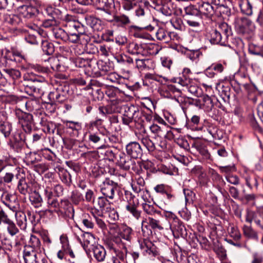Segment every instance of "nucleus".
Here are the masks:
<instances>
[{"label": "nucleus", "instance_id": "5", "mask_svg": "<svg viewBox=\"0 0 263 263\" xmlns=\"http://www.w3.org/2000/svg\"><path fill=\"white\" fill-rule=\"evenodd\" d=\"M118 187V183L108 178H106L100 184V190L106 198L113 199L115 195V191Z\"/></svg>", "mask_w": 263, "mask_h": 263}, {"label": "nucleus", "instance_id": "25", "mask_svg": "<svg viewBox=\"0 0 263 263\" xmlns=\"http://www.w3.org/2000/svg\"><path fill=\"white\" fill-rule=\"evenodd\" d=\"M95 5L96 9L101 11L115 9L114 0H96Z\"/></svg>", "mask_w": 263, "mask_h": 263}, {"label": "nucleus", "instance_id": "54", "mask_svg": "<svg viewBox=\"0 0 263 263\" xmlns=\"http://www.w3.org/2000/svg\"><path fill=\"white\" fill-rule=\"evenodd\" d=\"M175 82L183 87H188L191 84V79L189 76L182 74V76L176 79Z\"/></svg>", "mask_w": 263, "mask_h": 263}, {"label": "nucleus", "instance_id": "19", "mask_svg": "<svg viewBox=\"0 0 263 263\" xmlns=\"http://www.w3.org/2000/svg\"><path fill=\"white\" fill-rule=\"evenodd\" d=\"M148 226L151 227L153 229H158L161 230L163 228L160 225V221L155 219L152 217H148L147 218H144L141 222V229L142 232L144 233L146 230L149 231L151 233V230H148Z\"/></svg>", "mask_w": 263, "mask_h": 263}, {"label": "nucleus", "instance_id": "64", "mask_svg": "<svg viewBox=\"0 0 263 263\" xmlns=\"http://www.w3.org/2000/svg\"><path fill=\"white\" fill-rule=\"evenodd\" d=\"M254 221L258 227L263 230V211L257 212L254 217Z\"/></svg>", "mask_w": 263, "mask_h": 263}, {"label": "nucleus", "instance_id": "23", "mask_svg": "<svg viewBox=\"0 0 263 263\" xmlns=\"http://www.w3.org/2000/svg\"><path fill=\"white\" fill-rule=\"evenodd\" d=\"M207 38L212 44H220L226 45V44H223L222 35L220 31L217 29H212L207 34Z\"/></svg>", "mask_w": 263, "mask_h": 263}, {"label": "nucleus", "instance_id": "38", "mask_svg": "<svg viewBox=\"0 0 263 263\" xmlns=\"http://www.w3.org/2000/svg\"><path fill=\"white\" fill-rule=\"evenodd\" d=\"M242 231L243 235L248 238L258 239L257 233L251 226L244 225L242 227Z\"/></svg>", "mask_w": 263, "mask_h": 263}, {"label": "nucleus", "instance_id": "20", "mask_svg": "<svg viewBox=\"0 0 263 263\" xmlns=\"http://www.w3.org/2000/svg\"><path fill=\"white\" fill-rule=\"evenodd\" d=\"M140 141L143 145L146 148L149 153H152L154 152L155 150H157L158 151H162L165 150V149H161V147H159L158 145V143L159 142L154 141H153L151 140L149 137L147 135L142 136L140 138Z\"/></svg>", "mask_w": 263, "mask_h": 263}, {"label": "nucleus", "instance_id": "24", "mask_svg": "<svg viewBox=\"0 0 263 263\" xmlns=\"http://www.w3.org/2000/svg\"><path fill=\"white\" fill-rule=\"evenodd\" d=\"M91 250L93 252L95 258L99 262L104 260L106 253L103 247L99 245L92 246Z\"/></svg>", "mask_w": 263, "mask_h": 263}, {"label": "nucleus", "instance_id": "41", "mask_svg": "<svg viewBox=\"0 0 263 263\" xmlns=\"http://www.w3.org/2000/svg\"><path fill=\"white\" fill-rule=\"evenodd\" d=\"M52 32L54 37L57 39L63 41H67V32L58 26L55 28H53Z\"/></svg>", "mask_w": 263, "mask_h": 263}, {"label": "nucleus", "instance_id": "17", "mask_svg": "<svg viewBox=\"0 0 263 263\" xmlns=\"http://www.w3.org/2000/svg\"><path fill=\"white\" fill-rule=\"evenodd\" d=\"M41 258L40 252L33 251L32 248L24 247L23 250V258L25 263H38Z\"/></svg>", "mask_w": 263, "mask_h": 263}, {"label": "nucleus", "instance_id": "30", "mask_svg": "<svg viewBox=\"0 0 263 263\" xmlns=\"http://www.w3.org/2000/svg\"><path fill=\"white\" fill-rule=\"evenodd\" d=\"M27 215L23 211L20 210L15 213V220L17 225L21 229L25 230L28 224Z\"/></svg>", "mask_w": 263, "mask_h": 263}, {"label": "nucleus", "instance_id": "62", "mask_svg": "<svg viewBox=\"0 0 263 263\" xmlns=\"http://www.w3.org/2000/svg\"><path fill=\"white\" fill-rule=\"evenodd\" d=\"M171 23L174 28L179 30H182L184 29V25L181 18L175 17L171 20Z\"/></svg>", "mask_w": 263, "mask_h": 263}, {"label": "nucleus", "instance_id": "39", "mask_svg": "<svg viewBox=\"0 0 263 263\" xmlns=\"http://www.w3.org/2000/svg\"><path fill=\"white\" fill-rule=\"evenodd\" d=\"M40 159V157L35 152H30L26 155L24 162L27 165H33L37 163Z\"/></svg>", "mask_w": 263, "mask_h": 263}, {"label": "nucleus", "instance_id": "40", "mask_svg": "<svg viewBox=\"0 0 263 263\" xmlns=\"http://www.w3.org/2000/svg\"><path fill=\"white\" fill-rule=\"evenodd\" d=\"M184 18H188L189 16H201L198 9L193 5H190L184 8Z\"/></svg>", "mask_w": 263, "mask_h": 263}, {"label": "nucleus", "instance_id": "32", "mask_svg": "<svg viewBox=\"0 0 263 263\" xmlns=\"http://www.w3.org/2000/svg\"><path fill=\"white\" fill-rule=\"evenodd\" d=\"M133 234L131 228L125 224H121L120 230L119 235L122 239L130 241Z\"/></svg>", "mask_w": 263, "mask_h": 263}, {"label": "nucleus", "instance_id": "16", "mask_svg": "<svg viewBox=\"0 0 263 263\" xmlns=\"http://www.w3.org/2000/svg\"><path fill=\"white\" fill-rule=\"evenodd\" d=\"M19 14L26 19L34 18L39 13L38 9L31 5H22L17 8Z\"/></svg>", "mask_w": 263, "mask_h": 263}, {"label": "nucleus", "instance_id": "42", "mask_svg": "<svg viewBox=\"0 0 263 263\" xmlns=\"http://www.w3.org/2000/svg\"><path fill=\"white\" fill-rule=\"evenodd\" d=\"M4 21L6 23L14 26L18 25L21 22L20 17L14 14H5Z\"/></svg>", "mask_w": 263, "mask_h": 263}, {"label": "nucleus", "instance_id": "13", "mask_svg": "<svg viewBox=\"0 0 263 263\" xmlns=\"http://www.w3.org/2000/svg\"><path fill=\"white\" fill-rule=\"evenodd\" d=\"M127 154L133 159L140 158L143 151L140 144L136 141L130 142L126 146Z\"/></svg>", "mask_w": 263, "mask_h": 263}, {"label": "nucleus", "instance_id": "21", "mask_svg": "<svg viewBox=\"0 0 263 263\" xmlns=\"http://www.w3.org/2000/svg\"><path fill=\"white\" fill-rule=\"evenodd\" d=\"M145 182L144 179L139 175L135 177V181H133L131 186L133 191L137 194H143L148 191L145 187Z\"/></svg>", "mask_w": 263, "mask_h": 263}, {"label": "nucleus", "instance_id": "55", "mask_svg": "<svg viewBox=\"0 0 263 263\" xmlns=\"http://www.w3.org/2000/svg\"><path fill=\"white\" fill-rule=\"evenodd\" d=\"M12 130V125L5 122L0 124V131L4 135L5 138L9 136Z\"/></svg>", "mask_w": 263, "mask_h": 263}, {"label": "nucleus", "instance_id": "7", "mask_svg": "<svg viewBox=\"0 0 263 263\" xmlns=\"http://www.w3.org/2000/svg\"><path fill=\"white\" fill-rule=\"evenodd\" d=\"M152 134H153L152 138L154 140L159 142L158 145L161 149H166L167 147L166 141L164 139L165 130L158 125L153 124L149 127Z\"/></svg>", "mask_w": 263, "mask_h": 263}, {"label": "nucleus", "instance_id": "9", "mask_svg": "<svg viewBox=\"0 0 263 263\" xmlns=\"http://www.w3.org/2000/svg\"><path fill=\"white\" fill-rule=\"evenodd\" d=\"M236 24L238 31L242 34H249L255 29V26L252 22L245 17L237 18Z\"/></svg>", "mask_w": 263, "mask_h": 263}, {"label": "nucleus", "instance_id": "44", "mask_svg": "<svg viewBox=\"0 0 263 263\" xmlns=\"http://www.w3.org/2000/svg\"><path fill=\"white\" fill-rule=\"evenodd\" d=\"M142 209L144 212L149 215H155V214L160 215L161 212L157 210L153 204H150V202H145L142 204Z\"/></svg>", "mask_w": 263, "mask_h": 263}, {"label": "nucleus", "instance_id": "47", "mask_svg": "<svg viewBox=\"0 0 263 263\" xmlns=\"http://www.w3.org/2000/svg\"><path fill=\"white\" fill-rule=\"evenodd\" d=\"M102 17L106 21L114 23L116 15L115 12V9H109L103 11Z\"/></svg>", "mask_w": 263, "mask_h": 263}, {"label": "nucleus", "instance_id": "52", "mask_svg": "<svg viewBox=\"0 0 263 263\" xmlns=\"http://www.w3.org/2000/svg\"><path fill=\"white\" fill-rule=\"evenodd\" d=\"M130 22V21L128 17L125 15L120 16L116 15L113 25H116L118 26L124 27L125 25L129 24Z\"/></svg>", "mask_w": 263, "mask_h": 263}, {"label": "nucleus", "instance_id": "61", "mask_svg": "<svg viewBox=\"0 0 263 263\" xmlns=\"http://www.w3.org/2000/svg\"><path fill=\"white\" fill-rule=\"evenodd\" d=\"M146 49L149 54L156 55L161 48L158 44L152 43L146 46Z\"/></svg>", "mask_w": 263, "mask_h": 263}, {"label": "nucleus", "instance_id": "50", "mask_svg": "<svg viewBox=\"0 0 263 263\" xmlns=\"http://www.w3.org/2000/svg\"><path fill=\"white\" fill-rule=\"evenodd\" d=\"M47 62L49 64V68H51L53 71H58L61 67L60 62L59 60L54 57H49Z\"/></svg>", "mask_w": 263, "mask_h": 263}, {"label": "nucleus", "instance_id": "46", "mask_svg": "<svg viewBox=\"0 0 263 263\" xmlns=\"http://www.w3.org/2000/svg\"><path fill=\"white\" fill-rule=\"evenodd\" d=\"M156 36L158 40L167 43L168 40V31L163 28H159L156 32Z\"/></svg>", "mask_w": 263, "mask_h": 263}, {"label": "nucleus", "instance_id": "31", "mask_svg": "<svg viewBox=\"0 0 263 263\" xmlns=\"http://www.w3.org/2000/svg\"><path fill=\"white\" fill-rule=\"evenodd\" d=\"M17 189L19 192L24 195L30 194L32 191L31 187L26 182L25 178L23 177L18 181Z\"/></svg>", "mask_w": 263, "mask_h": 263}, {"label": "nucleus", "instance_id": "2", "mask_svg": "<svg viewBox=\"0 0 263 263\" xmlns=\"http://www.w3.org/2000/svg\"><path fill=\"white\" fill-rule=\"evenodd\" d=\"M64 21V26L68 32L78 33V34H86L87 33V27L79 22L75 16L66 15Z\"/></svg>", "mask_w": 263, "mask_h": 263}, {"label": "nucleus", "instance_id": "56", "mask_svg": "<svg viewBox=\"0 0 263 263\" xmlns=\"http://www.w3.org/2000/svg\"><path fill=\"white\" fill-rule=\"evenodd\" d=\"M71 199L75 204H78L81 201L84 200L83 195L78 190H74L72 192Z\"/></svg>", "mask_w": 263, "mask_h": 263}, {"label": "nucleus", "instance_id": "26", "mask_svg": "<svg viewBox=\"0 0 263 263\" xmlns=\"http://www.w3.org/2000/svg\"><path fill=\"white\" fill-rule=\"evenodd\" d=\"M192 148H195L204 159H210V154L205 144L200 141H196L192 144Z\"/></svg>", "mask_w": 263, "mask_h": 263}, {"label": "nucleus", "instance_id": "49", "mask_svg": "<svg viewBox=\"0 0 263 263\" xmlns=\"http://www.w3.org/2000/svg\"><path fill=\"white\" fill-rule=\"evenodd\" d=\"M42 48L43 52L47 55L52 54L54 51L53 44L46 40L42 41Z\"/></svg>", "mask_w": 263, "mask_h": 263}, {"label": "nucleus", "instance_id": "11", "mask_svg": "<svg viewBox=\"0 0 263 263\" xmlns=\"http://www.w3.org/2000/svg\"><path fill=\"white\" fill-rule=\"evenodd\" d=\"M125 195L127 198H129L128 203L125 206L126 211L129 212L136 219H139L141 216V211L137 209L138 203H135L134 200L135 195L130 192L128 191H125Z\"/></svg>", "mask_w": 263, "mask_h": 263}, {"label": "nucleus", "instance_id": "8", "mask_svg": "<svg viewBox=\"0 0 263 263\" xmlns=\"http://www.w3.org/2000/svg\"><path fill=\"white\" fill-rule=\"evenodd\" d=\"M114 58L123 71L129 72L135 69L134 60L129 55L125 54H117Z\"/></svg>", "mask_w": 263, "mask_h": 263}, {"label": "nucleus", "instance_id": "58", "mask_svg": "<svg viewBox=\"0 0 263 263\" xmlns=\"http://www.w3.org/2000/svg\"><path fill=\"white\" fill-rule=\"evenodd\" d=\"M6 74L8 75L13 80H17L21 77V72L17 69H5L3 70Z\"/></svg>", "mask_w": 263, "mask_h": 263}, {"label": "nucleus", "instance_id": "33", "mask_svg": "<svg viewBox=\"0 0 263 263\" xmlns=\"http://www.w3.org/2000/svg\"><path fill=\"white\" fill-rule=\"evenodd\" d=\"M198 9L201 16L202 14L206 16L212 15L214 12L213 7L209 3L202 2L201 4H199Z\"/></svg>", "mask_w": 263, "mask_h": 263}, {"label": "nucleus", "instance_id": "63", "mask_svg": "<svg viewBox=\"0 0 263 263\" xmlns=\"http://www.w3.org/2000/svg\"><path fill=\"white\" fill-rule=\"evenodd\" d=\"M249 52L253 55H258L263 57V51L259 47L254 44H250L249 46Z\"/></svg>", "mask_w": 263, "mask_h": 263}, {"label": "nucleus", "instance_id": "1", "mask_svg": "<svg viewBox=\"0 0 263 263\" xmlns=\"http://www.w3.org/2000/svg\"><path fill=\"white\" fill-rule=\"evenodd\" d=\"M124 113L122 115V123L125 125L130 126L134 121L138 122L142 112L140 111L138 107L133 105H123Z\"/></svg>", "mask_w": 263, "mask_h": 263}, {"label": "nucleus", "instance_id": "59", "mask_svg": "<svg viewBox=\"0 0 263 263\" xmlns=\"http://www.w3.org/2000/svg\"><path fill=\"white\" fill-rule=\"evenodd\" d=\"M45 11L48 15L51 16V18H58V15L60 13L59 9L50 6H47L45 8Z\"/></svg>", "mask_w": 263, "mask_h": 263}, {"label": "nucleus", "instance_id": "48", "mask_svg": "<svg viewBox=\"0 0 263 263\" xmlns=\"http://www.w3.org/2000/svg\"><path fill=\"white\" fill-rule=\"evenodd\" d=\"M105 94L109 98L110 100L119 98L121 96L120 90L116 87L108 88L105 91Z\"/></svg>", "mask_w": 263, "mask_h": 263}, {"label": "nucleus", "instance_id": "35", "mask_svg": "<svg viewBox=\"0 0 263 263\" xmlns=\"http://www.w3.org/2000/svg\"><path fill=\"white\" fill-rule=\"evenodd\" d=\"M41 241L38 237L34 235H31L28 242V245L25 247H29L32 248L33 251L41 252Z\"/></svg>", "mask_w": 263, "mask_h": 263}, {"label": "nucleus", "instance_id": "45", "mask_svg": "<svg viewBox=\"0 0 263 263\" xmlns=\"http://www.w3.org/2000/svg\"><path fill=\"white\" fill-rule=\"evenodd\" d=\"M228 231L230 236L236 241L239 240L241 237V235L238 228L233 225H230Z\"/></svg>", "mask_w": 263, "mask_h": 263}, {"label": "nucleus", "instance_id": "15", "mask_svg": "<svg viewBox=\"0 0 263 263\" xmlns=\"http://www.w3.org/2000/svg\"><path fill=\"white\" fill-rule=\"evenodd\" d=\"M135 68L141 70L153 69L155 67L154 61L150 59L139 57L134 60Z\"/></svg>", "mask_w": 263, "mask_h": 263}, {"label": "nucleus", "instance_id": "43", "mask_svg": "<svg viewBox=\"0 0 263 263\" xmlns=\"http://www.w3.org/2000/svg\"><path fill=\"white\" fill-rule=\"evenodd\" d=\"M41 105L37 100H27L26 102V109L29 111L32 112L34 111L39 110Z\"/></svg>", "mask_w": 263, "mask_h": 263}, {"label": "nucleus", "instance_id": "57", "mask_svg": "<svg viewBox=\"0 0 263 263\" xmlns=\"http://www.w3.org/2000/svg\"><path fill=\"white\" fill-rule=\"evenodd\" d=\"M6 224L7 232L11 236H14L19 232L18 229L12 220H10Z\"/></svg>", "mask_w": 263, "mask_h": 263}, {"label": "nucleus", "instance_id": "27", "mask_svg": "<svg viewBox=\"0 0 263 263\" xmlns=\"http://www.w3.org/2000/svg\"><path fill=\"white\" fill-rule=\"evenodd\" d=\"M238 5L242 14L248 16L252 15L253 7L249 0H238Z\"/></svg>", "mask_w": 263, "mask_h": 263}, {"label": "nucleus", "instance_id": "12", "mask_svg": "<svg viewBox=\"0 0 263 263\" xmlns=\"http://www.w3.org/2000/svg\"><path fill=\"white\" fill-rule=\"evenodd\" d=\"M157 10L166 16L175 13V7L171 0H157Z\"/></svg>", "mask_w": 263, "mask_h": 263}, {"label": "nucleus", "instance_id": "53", "mask_svg": "<svg viewBox=\"0 0 263 263\" xmlns=\"http://www.w3.org/2000/svg\"><path fill=\"white\" fill-rule=\"evenodd\" d=\"M13 138L15 142L14 145H18L19 147H21L23 145L25 140L24 134L18 130L15 132Z\"/></svg>", "mask_w": 263, "mask_h": 263}, {"label": "nucleus", "instance_id": "22", "mask_svg": "<svg viewBox=\"0 0 263 263\" xmlns=\"http://www.w3.org/2000/svg\"><path fill=\"white\" fill-rule=\"evenodd\" d=\"M48 99L50 101L62 103L66 99V92L63 91L62 87H60L54 91L50 92L48 95Z\"/></svg>", "mask_w": 263, "mask_h": 263}, {"label": "nucleus", "instance_id": "3", "mask_svg": "<svg viewBox=\"0 0 263 263\" xmlns=\"http://www.w3.org/2000/svg\"><path fill=\"white\" fill-rule=\"evenodd\" d=\"M149 5V2L146 0H123V7L125 10L135 9L138 16H143L145 9H148Z\"/></svg>", "mask_w": 263, "mask_h": 263}, {"label": "nucleus", "instance_id": "18", "mask_svg": "<svg viewBox=\"0 0 263 263\" xmlns=\"http://www.w3.org/2000/svg\"><path fill=\"white\" fill-rule=\"evenodd\" d=\"M101 120L98 119L95 121L92 122L90 123V127L89 128V136L88 140L89 142L94 144L100 145L103 143V135L100 132L93 133L91 131V128L93 126H97L99 122H101Z\"/></svg>", "mask_w": 263, "mask_h": 263}, {"label": "nucleus", "instance_id": "29", "mask_svg": "<svg viewBox=\"0 0 263 263\" xmlns=\"http://www.w3.org/2000/svg\"><path fill=\"white\" fill-rule=\"evenodd\" d=\"M87 25H89L94 31H99L102 29L101 21L92 15H86L85 17Z\"/></svg>", "mask_w": 263, "mask_h": 263}, {"label": "nucleus", "instance_id": "10", "mask_svg": "<svg viewBox=\"0 0 263 263\" xmlns=\"http://www.w3.org/2000/svg\"><path fill=\"white\" fill-rule=\"evenodd\" d=\"M166 216L170 217V227L173 233L177 235H183L185 227L182 222L174 214L171 212L167 213Z\"/></svg>", "mask_w": 263, "mask_h": 263}, {"label": "nucleus", "instance_id": "37", "mask_svg": "<svg viewBox=\"0 0 263 263\" xmlns=\"http://www.w3.org/2000/svg\"><path fill=\"white\" fill-rule=\"evenodd\" d=\"M40 124L46 128L47 133L48 134H53L58 127L56 123L52 121H47L43 117L41 118Z\"/></svg>", "mask_w": 263, "mask_h": 263}, {"label": "nucleus", "instance_id": "36", "mask_svg": "<svg viewBox=\"0 0 263 263\" xmlns=\"http://www.w3.org/2000/svg\"><path fill=\"white\" fill-rule=\"evenodd\" d=\"M29 200L31 204L35 208L41 206L43 202L42 198L40 194L35 191L30 193Z\"/></svg>", "mask_w": 263, "mask_h": 263}, {"label": "nucleus", "instance_id": "14", "mask_svg": "<svg viewBox=\"0 0 263 263\" xmlns=\"http://www.w3.org/2000/svg\"><path fill=\"white\" fill-rule=\"evenodd\" d=\"M118 158L117 162L119 165L125 170H128L130 168H134L136 163L134 159L130 157L129 155H126L123 153H119L118 154Z\"/></svg>", "mask_w": 263, "mask_h": 263}, {"label": "nucleus", "instance_id": "60", "mask_svg": "<svg viewBox=\"0 0 263 263\" xmlns=\"http://www.w3.org/2000/svg\"><path fill=\"white\" fill-rule=\"evenodd\" d=\"M141 46L136 43H130L129 44L127 51L132 54H139L140 53V49Z\"/></svg>", "mask_w": 263, "mask_h": 263}, {"label": "nucleus", "instance_id": "4", "mask_svg": "<svg viewBox=\"0 0 263 263\" xmlns=\"http://www.w3.org/2000/svg\"><path fill=\"white\" fill-rule=\"evenodd\" d=\"M15 115L18 120V124L23 130L26 133H29L32 130L33 116L29 113L20 110L15 111Z\"/></svg>", "mask_w": 263, "mask_h": 263}, {"label": "nucleus", "instance_id": "34", "mask_svg": "<svg viewBox=\"0 0 263 263\" xmlns=\"http://www.w3.org/2000/svg\"><path fill=\"white\" fill-rule=\"evenodd\" d=\"M219 29L221 33L223 39V44H227L229 36L231 35V28L226 23H221L219 26Z\"/></svg>", "mask_w": 263, "mask_h": 263}, {"label": "nucleus", "instance_id": "28", "mask_svg": "<svg viewBox=\"0 0 263 263\" xmlns=\"http://www.w3.org/2000/svg\"><path fill=\"white\" fill-rule=\"evenodd\" d=\"M201 108L205 111H211L213 106V99L207 95H203L200 97Z\"/></svg>", "mask_w": 263, "mask_h": 263}, {"label": "nucleus", "instance_id": "51", "mask_svg": "<svg viewBox=\"0 0 263 263\" xmlns=\"http://www.w3.org/2000/svg\"><path fill=\"white\" fill-rule=\"evenodd\" d=\"M58 24L59 22L57 21V18H51L44 21L42 23V26L52 31L53 28H55L58 26Z\"/></svg>", "mask_w": 263, "mask_h": 263}, {"label": "nucleus", "instance_id": "6", "mask_svg": "<svg viewBox=\"0 0 263 263\" xmlns=\"http://www.w3.org/2000/svg\"><path fill=\"white\" fill-rule=\"evenodd\" d=\"M139 243L141 252L144 256L152 258L159 255L158 249L149 240L143 239L139 241Z\"/></svg>", "mask_w": 263, "mask_h": 263}]
</instances>
